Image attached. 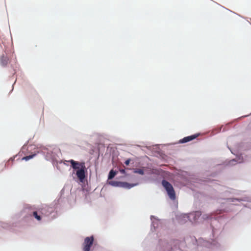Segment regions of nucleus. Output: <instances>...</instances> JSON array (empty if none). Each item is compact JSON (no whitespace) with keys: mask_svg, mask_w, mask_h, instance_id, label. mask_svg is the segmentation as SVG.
I'll list each match as a JSON object with an SVG mask.
<instances>
[{"mask_svg":"<svg viewBox=\"0 0 251 251\" xmlns=\"http://www.w3.org/2000/svg\"><path fill=\"white\" fill-rule=\"evenodd\" d=\"M9 62V59L6 56L2 55L0 58V63L3 66H6Z\"/></svg>","mask_w":251,"mask_h":251,"instance_id":"obj_7","label":"nucleus"},{"mask_svg":"<svg viewBox=\"0 0 251 251\" xmlns=\"http://www.w3.org/2000/svg\"><path fill=\"white\" fill-rule=\"evenodd\" d=\"M42 209H39L38 211H34L33 212V216L38 221L41 220V215L43 214V212H42Z\"/></svg>","mask_w":251,"mask_h":251,"instance_id":"obj_6","label":"nucleus"},{"mask_svg":"<svg viewBox=\"0 0 251 251\" xmlns=\"http://www.w3.org/2000/svg\"><path fill=\"white\" fill-rule=\"evenodd\" d=\"M71 164V166L74 169H78L76 172V175L80 181H83L85 177V166L84 162H78L74 160L66 161Z\"/></svg>","mask_w":251,"mask_h":251,"instance_id":"obj_1","label":"nucleus"},{"mask_svg":"<svg viewBox=\"0 0 251 251\" xmlns=\"http://www.w3.org/2000/svg\"><path fill=\"white\" fill-rule=\"evenodd\" d=\"M116 175V173L115 172H114L113 170H111L108 175V179H112Z\"/></svg>","mask_w":251,"mask_h":251,"instance_id":"obj_9","label":"nucleus"},{"mask_svg":"<svg viewBox=\"0 0 251 251\" xmlns=\"http://www.w3.org/2000/svg\"><path fill=\"white\" fill-rule=\"evenodd\" d=\"M134 172L136 174L143 175L144 174V171L142 169H137L134 170Z\"/></svg>","mask_w":251,"mask_h":251,"instance_id":"obj_10","label":"nucleus"},{"mask_svg":"<svg viewBox=\"0 0 251 251\" xmlns=\"http://www.w3.org/2000/svg\"><path fill=\"white\" fill-rule=\"evenodd\" d=\"M199 136V134H194L187 137H185L181 139L180 142V143H184L189 142L196 138Z\"/></svg>","mask_w":251,"mask_h":251,"instance_id":"obj_4","label":"nucleus"},{"mask_svg":"<svg viewBox=\"0 0 251 251\" xmlns=\"http://www.w3.org/2000/svg\"><path fill=\"white\" fill-rule=\"evenodd\" d=\"M38 151H34V152L32 153L31 154L26 155L25 157H24L22 158V160H25L26 161L28 160L31 158H32L34 156H35L37 153H38Z\"/></svg>","mask_w":251,"mask_h":251,"instance_id":"obj_8","label":"nucleus"},{"mask_svg":"<svg viewBox=\"0 0 251 251\" xmlns=\"http://www.w3.org/2000/svg\"><path fill=\"white\" fill-rule=\"evenodd\" d=\"M130 159H127V160L125 161V164H126V165H128L129 164V163H130Z\"/></svg>","mask_w":251,"mask_h":251,"instance_id":"obj_11","label":"nucleus"},{"mask_svg":"<svg viewBox=\"0 0 251 251\" xmlns=\"http://www.w3.org/2000/svg\"><path fill=\"white\" fill-rule=\"evenodd\" d=\"M162 185L166 190L170 199L175 200L176 199V193L172 185L165 180L162 181Z\"/></svg>","mask_w":251,"mask_h":251,"instance_id":"obj_2","label":"nucleus"},{"mask_svg":"<svg viewBox=\"0 0 251 251\" xmlns=\"http://www.w3.org/2000/svg\"><path fill=\"white\" fill-rule=\"evenodd\" d=\"M200 214V213L199 212H196V215H199Z\"/></svg>","mask_w":251,"mask_h":251,"instance_id":"obj_12","label":"nucleus"},{"mask_svg":"<svg viewBox=\"0 0 251 251\" xmlns=\"http://www.w3.org/2000/svg\"><path fill=\"white\" fill-rule=\"evenodd\" d=\"M94 241V238L93 236L86 237L82 245L83 251H90V248L92 246Z\"/></svg>","mask_w":251,"mask_h":251,"instance_id":"obj_3","label":"nucleus"},{"mask_svg":"<svg viewBox=\"0 0 251 251\" xmlns=\"http://www.w3.org/2000/svg\"><path fill=\"white\" fill-rule=\"evenodd\" d=\"M119 186L126 189H130L136 185V184H130L126 182H119Z\"/></svg>","mask_w":251,"mask_h":251,"instance_id":"obj_5","label":"nucleus"},{"mask_svg":"<svg viewBox=\"0 0 251 251\" xmlns=\"http://www.w3.org/2000/svg\"><path fill=\"white\" fill-rule=\"evenodd\" d=\"M120 171H121V173H125V170H121Z\"/></svg>","mask_w":251,"mask_h":251,"instance_id":"obj_13","label":"nucleus"}]
</instances>
